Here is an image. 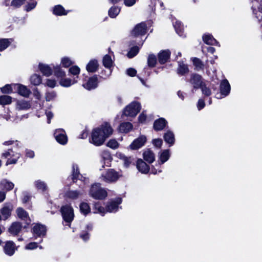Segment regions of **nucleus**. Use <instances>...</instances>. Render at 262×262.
Masks as SVG:
<instances>
[{
  "label": "nucleus",
  "instance_id": "nucleus-20",
  "mask_svg": "<svg viewBox=\"0 0 262 262\" xmlns=\"http://www.w3.org/2000/svg\"><path fill=\"white\" fill-rule=\"evenodd\" d=\"M15 244L11 241L7 242L4 247L5 253L9 256L12 255L15 251Z\"/></svg>",
  "mask_w": 262,
  "mask_h": 262
},
{
  "label": "nucleus",
  "instance_id": "nucleus-11",
  "mask_svg": "<svg viewBox=\"0 0 262 262\" xmlns=\"http://www.w3.org/2000/svg\"><path fill=\"white\" fill-rule=\"evenodd\" d=\"M146 140V137L144 135H141L133 141L129 145V148L132 150L138 149L144 145Z\"/></svg>",
  "mask_w": 262,
  "mask_h": 262
},
{
  "label": "nucleus",
  "instance_id": "nucleus-13",
  "mask_svg": "<svg viewBox=\"0 0 262 262\" xmlns=\"http://www.w3.org/2000/svg\"><path fill=\"white\" fill-rule=\"evenodd\" d=\"M122 202L121 198H117L111 201L106 207V211L109 212H115L118 209V205Z\"/></svg>",
  "mask_w": 262,
  "mask_h": 262
},
{
  "label": "nucleus",
  "instance_id": "nucleus-19",
  "mask_svg": "<svg viewBox=\"0 0 262 262\" xmlns=\"http://www.w3.org/2000/svg\"><path fill=\"white\" fill-rule=\"evenodd\" d=\"M16 213L18 217L26 221L27 224L30 223L31 221L29 219L28 213L22 208H18L16 209Z\"/></svg>",
  "mask_w": 262,
  "mask_h": 262
},
{
  "label": "nucleus",
  "instance_id": "nucleus-24",
  "mask_svg": "<svg viewBox=\"0 0 262 262\" xmlns=\"http://www.w3.org/2000/svg\"><path fill=\"white\" fill-rule=\"evenodd\" d=\"M203 40L204 42L210 45H217L219 42L213 38V37L209 34H205L203 36Z\"/></svg>",
  "mask_w": 262,
  "mask_h": 262
},
{
  "label": "nucleus",
  "instance_id": "nucleus-28",
  "mask_svg": "<svg viewBox=\"0 0 262 262\" xmlns=\"http://www.w3.org/2000/svg\"><path fill=\"white\" fill-rule=\"evenodd\" d=\"M166 121L164 118H160L154 122V127L156 130H162L166 125Z\"/></svg>",
  "mask_w": 262,
  "mask_h": 262
},
{
  "label": "nucleus",
  "instance_id": "nucleus-58",
  "mask_svg": "<svg viewBox=\"0 0 262 262\" xmlns=\"http://www.w3.org/2000/svg\"><path fill=\"white\" fill-rule=\"evenodd\" d=\"M25 0H12V5L16 7H18L23 5Z\"/></svg>",
  "mask_w": 262,
  "mask_h": 262
},
{
  "label": "nucleus",
  "instance_id": "nucleus-53",
  "mask_svg": "<svg viewBox=\"0 0 262 262\" xmlns=\"http://www.w3.org/2000/svg\"><path fill=\"white\" fill-rule=\"evenodd\" d=\"M200 88L201 89L202 94L205 96H209L211 94L210 89L206 86L205 83H204Z\"/></svg>",
  "mask_w": 262,
  "mask_h": 262
},
{
  "label": "nucleus",
  "instance_id": "nucleus-12",
  "mask_svg": "<svg viewBox=\"0 0 262 262\" xmlns=\"http://www.w3.org/2000/svg\"><path fill=\"white\" fill-rule=\"evenodd\" d=\"M32 231L34 235L37 237H43L46 234V227L40 224H35L32 229Z\"/></svg>",
  "mask_w": 262,
  "mask_h": 262
},
{
  "label": "nucleus",
  "instance_id": "nucleus-62",
  "mask_svg": "<svg viewBox=\"0 0 262 262\" xmlns=\"http://www.w3.org/2000/svg\"><path fill=\"white\" fill-rule=\"evenodd\" d=\"M137 71L133 68H129L126 70V73L130 76H134L136 74Z\"/></svg>",
  "mask_w": 262,
  "mask_h": 262
},
{
  "label": "nucleus",
  "instance_id": "nucleus-37",
  "mask_svg": "<svg viewBox=\"0 0 262 262\" xmlns=\"http://www.w3.org/2000/svg\"><path fill=\"white\" fill-rule=\"evenodd\" d=\"M1 186L2 188L6 189L7 190H10L14 188V184L11 182H9L7 180H3L1 182Z\"/></svg>",
  "mask_w": 262,
  "mask_h": 262
},
{
  "label": "nucleus",
  "instance_id": "nucleus-16",
  "mask_svg": "<svg viewBox=\"0 0 262 262\" xmlns=\"http://www.w3.org/2000/svg\"><path fill=\"white\" fill-rule=\"evenodd\" d=\"M82 85L88 90L95 89L98 85L97 77L95 76L90 78L88 82L85 84H83Z\"/></svg>",
  "mask_w": 262,
  "mask_h": 262
},
{
  "label": "nucleus",
  "instance_id": "nucleus-5",
  "mask_svg": "<svg viewBox=\"0 0 262 262\" xmlns=\"http://www.w3.org/2000/svg\"><path fill=\"white\" fill-rule=\"evenodd\" d=\"M19 157L20 154L14 152L12 149H9L2 154V158L8 159L6 163V165L16 163Z\"/></svg>",
  "mask_w": 262,
  "mask_h": 262
},
{
  "label": "nucleus",
  "instance_id": "nucleus-7",
  "mask_svg": "<svg viewBox=\"0 0 262 262\" xmlns=\"http://www.w3.org/2000/svg\"><path fill=\"white\" fill-rule=\"evenodd\" d=\"M189 82L193 86L192 93H194L195 90L199 89L204 83L201 76L198 74H191Z\"/></svg>",
  "mask_w": 262,
  "mask_h": 262
},
{
  "label": "nucleus",
  "instance_id": "nucleus-34",
  "mask_svg": "<svg viewBox=\"0 0 262 262\" xmlns=\"http://www.w3.org/2000/svg\"><path fill=\"white\" fill-rule=\"evenodd\" d=\"M72 169V179L74 182L77 179H79V177H82L79 173L77 165L75 164H73Z\"/></svg>",
  "mask_w": 262,
  "mask_h": 262
},
{
  "label": "nucleus",
  "instance_id": "nucleus-31",
  "mask_svg": "<svg viewBox=\"0 0 262 262\" xmlns=\"http://www.w3.org/2000/svg\"><path fill=\"white\" fill-rule=\"evenodd\" d=\"M178 64L179 67L177 71L179 74L183 75L189 72V69L187 65L185 64L183 62L181 61H179Z\"/></svg>",
  "mask_w": 262,
  "mask_h": 262
},
{
  "label": "nucleus",
  "instance_id": "nucleus-56",
  "mask_svg": "<svg viewBox=\"0 0 262 262\" xmlns=\"http://www.w3.org/2000/svg\"><path fill=\"white\" fill-rule=\"evenodd\" d=\"M56 96L54 92H48L46 95V100L47 101L53 100Z\"/></svg>",
  "mask_w": 262,
  "mask_h": 262
},
{
  "label": "nucleus",
  "instance_id": "nucleus-57",
  "mask_svg": "<svg viewBox=\"0 0 262 262\" xmlns=\"http://www.w3.org/2000/svg\"><path fill=\"white\" fill-rule=\"evenodd\" d=\"M38 247L37 243L31 242L25 246V249L27 250H33L36 249Z\"/></svg>",
  "mask_w": 262,
  "mask_h": 262
},
{
  "label": "nucleus",
  "instance_id": "nucleus-3",
  "mask_svg": "<svg viewBox=\"0 0 262 262\" xmlns=\"http://www.w3.org/2000/svg\"><path fill=\"white\" fill-rule=\"evenodd\" d=\"M60 212L64 221L67 223V225L70 226L74 217L73 208L70 205H66L61 208Z\"/></svg>",
  "mask_w": 262,
  "mask_h": 262
},
{
  "label": "nucleus",
  "instance_id": "nucleus-22",
  "mask_svg": "<svg viewBox=\"0 0 262 262\" xmlns=\"http://www.w3.org/2000/svg\"><path fill=\"white\" fill-rule=\"evenodd\" d=\"M22 228L21 224L19 222L13 223L9 229L10 233L13 235H17L21 231Z\"/></svg>",
  "mask_w": 262,
  "mask_h": 262
},
{
  "label": "nucleus",
  "instance_id": "nucleus-52",
  "mask_svg": "<svg viewBox=\"0 0 262 262\" xmlns=\"http://www.w3.org/2000/svg\"><path fill=\"white\" fill-rule=\"evenodd\" d=\"M94 213H99L103 215L105 213V209L100 206L99 203H96L94 204Z\"/></svg>",
  "mask_w": 262,
  "mask_h": 262
},
{
  "label": "nucleus",
  "instance_id": "nucleus-44",
  "mask_svg": "<svg viewBox=\"0 0 262 262\" xmlns=\"http://www.w3.org/2000/svg\"><path fill=\"white\" fill-rule=\"evenodd\" d=\"M80 210L81 213L86 215L90 212V207L88 203L83 202L80 205Z\"/></svg>",
  "mask_w": 262,
  "mask_h": 262
},
{
  "label": "nucleus",
  "instance_id": "nucleus-43",
  "mask_svg": "<svg viewBox=\"0 0 262 262\" xmlns=\"http://www.w3.org/2000/svg\"><path fill=\"white\" fill-rule=\"evenodd\" d=\"M11 39H0V51L6 49L10 44Z\"/></svg>",
  "mask_w": 262,
  "mask_h": 262
},
{
  "label": "nucleus",
  "instance_id": "nucleus-48",
  "mask_svg": "<svg viewBox=\"0 0 262 262\" xmlns=\"http://www.w3.org/2000/svg\"><path fill=\"white\" fill-rule=\"evenodd\" d=\"M61 63L64 68H68L74 63V62L69 57H64L61 59Z\"/></svg>",
  "mask_w": 262,
  "mask_h": 262
},
{
  "label": "nucleus",
  "instance_id": "nucleus-60",
  "mask_svg": "<svg viewBox=\"0 0 262 262\" xmlns=\"http://www.w3.org/2000/svg\"><path fill=\"white\" fill-rule=\"evenodd\" d=\"M162 140L160 139H156L152 141L153 144L157 147H160L162 144Z\"/></svg>",
  "mask_w": 262,
  "mask_h": 262
},
{
  "label": "nucleus",
  "instance_id": "nucleus-4",
  "mask_svg": "<svg viewBox=\"0 0 262 262\" xmlns=\"http://www.w3.org/2000/svg\"><path fill=\"white\" fill-rule=\"evenodd\" d=\"M141 109L139 102H133L126 106L123 111V114L126 116L135 117Z\"/></svg>",
  "mask_w": 262,
  "mask_h": 262
},
{
  "label": "nucleus",
  "instance_id": "nucleus-30",
  "mask_svg": "<svg viewBox=\"0 0 262 262\" xmlns=\"http://www.w3.org/2000/svg\"><path fill=\"white\" fill-rule=\"evenodd\" d=\"M39 68L41 72L45 76H49L52 73V68L48 65L39 64Z\"/></svg>",
  "mask_w": 262,
  "mask_h": 262
},
{
  "label": "nucleus",
  "instance_id": "nucleus-54",
  "mask_svg": "<svg viewBox=\"0 0 262 262\" xmlns=\"http://www.w3.org/2000/svg\"><path fill=\"white\" fill-rule=\"evenodd\" d=\"M107 146L112 149H116L119 146V143L116 140L111 139L107 142Z\"/></svg>",
  "mask_w": 262,
  "mask_h": 262
},
{
  "label": "nucleus",
  "instance_id": "nucleus-6",
  "mask_svg": "<svg viewBox=\"0 0 262 262\" xmlns=\"http://www.w3.org/2000/svg\"><path fill=\"white\" fill-rule=\"evenodd\" d=\"M119 177L117 172L113 169H109L101 175V179L105 182L112 183L116 181Z\"/></svg>",
  "mask_w": 262,
  "mask_h": 262
},
{
  "label": "nucleus",
  "instance_id": "nucleus-41",
  "mask_svg": "<svg viewBox=\"0 0 262 262\" xmlns=\"http://www.w3.org/2000/svg\"><path fill=\"white\" fill-rule=\"evenodd\" d=\"M120 9L118 7H112L108 10V15L111 18H115L119 13Z\"/></svg>",
  "mask_w": 262,
  "mask_h": 262
},
{
  "label": "nucleus",
  "instance_id": "nucleus-61",
  "mask_svg": "<svg viewBox=\"0 0 262 262\" xmlns=\"http://www.w3.org/2000/svg\"><path fill=\"white\" fill-rule=\"evenodd\" d=\"M258 9V11H256L255 14L258 20L261 21L262 20V8H259Z\"/></svg>",
  "mask_w": 262,
  "mask_h": 262
},
{
  "label": "nucleus",
  "instance_id": "nucleus-50",
  "mask_svg": "<svg viewBox=\"0 0 262 262\" xmlns=\"http://www.w3.org/2000/svg\"><path fill=\"white\" fill-rule=\"evenodd\" d=\"M148 65L150 67H154L157 63V58L154 54H150L147 59Z\"/></svg>",
  "mask_w": 262,
  "mask_h": 262
},
{
  "label": "nucleus",
  "instance_id": "nucleus-47",
  "mask_svg": "<svg viewBox=\"0 0 262 262\" xmlns=\"http://www.w3.org/2000/svg\"><path fill=\"white\" fill-rule=\"evenodd\" d=\"M103 64L106 68H110L112 64L113 61L111 56L108 55H105L103 59Z\"/></svg>",
  "mask_w": 262,
  "mask_h": 262
},
{
  "label": "nucleus",
  "instance_id": "nucleus-51",
  "mask_svg": "<svg viewBox=\"0 0 262 262\" xmlns=\"http://www.w3.org/2000/svg\"><path fill=\"white\" fill-rule=\"evenodd\" d=\"M11 97L7 96L4 95L0 96V104L2 105H7L11 103Z\"/></svg>",
  "mask_w": 262,
  "mask_h": 262
},
{
  "label": "nucleus",
  "instance_id": "nucleus-29",
  "mask_svg": "<svg viewBox=\"0 0 262 262\" xmlns=\"http://www.w3.org/2000/svg\"><path fill=\"white\" fill-rule=\"evenodd\" d=\"M133 128V125L130 123L124 122L121 123L119 127V131L122 133H127L129 132Z\"/></svg>",
  "mask_w": 262,
  "mask_h": 262
},
{
  "label": "nucleus",
  "instance_id": "nucleus-39",
  "mask_svg": "<svg viewBox=\"0 0 262 262\" xmlns=\"http://www.w3.org/2000/svg\"><path fill=\"white\" fill-rule=\"evenodd\" d=\"M30 107V104L28 101L20 100L17 102V108L18 110H27Z\"/></svg>",
  "mask_w": 262,
  "mask_h": 262
},
{
  "label": "nucleus",
  "instance_id": "nucleus-27",
  "mask_svg": "<svg viewBox=\"0 0 262 262\" xmlns=\"http://www.w3.org/2000/svg\"><path fill=\"white\" fill-rule=\"evenodd\" d=\"M144 159L149 163H152L155 159V155L149 149L145 150L143 153Z\"/></svg>",
  "mask_w": 262,
  "mask_h": 262
},
{
  "label": "nucleus",
  "instance_id": "nucleus-1",
  "mask_svg": "<svg viewBox=\"0 0 262 262\" xmlns=\"http://www.w3.org/2000/svg\"><path fill=\"white\" fill-rule=\"evenodd\" d=\"M113 132V129L108 122H104L99 127L94 128L91 134L90 141L96 146H100Z\"/></svg>",
  "mask_w": 262,
  "mask_h": 262
},
{
  "label": "nucleus",
  "instance_id": "nucleus-38",
  "mask_svg": "<svg viewBox=\"0 0 262 262\" xmlns=\"http://www.w3.org/2000/svg\"><path fill=\"white\" fill-rule=\"evenodd\" d=\"M81 194H82V192L77 190H69L66 192V196L70 199H76Z\"/></svg>",
  "mask_w": 262,
  "mask_h": 262
},
{
  "label": "nucleus",
  "instance_id": "nucleus-64",
  "mask_svg": "<svg viewBox=\"0 0 262 262\" xmlns=\"http://www.w3.org/2000/svg\"><path fill=\"white\" fill-rule=\"evenodd\" d=\"M205 106V102H204V101L202 99H200L198 102V104H197V107H198V108L199 110H200L201 109H202L203 108H204Z\"/></svg>",
  "mask_w": 262,
  "mask_h": 262
},
{
  "label": "nucleus",
  "instance_id": "nucleus-17",
  "mask_svg": "<svg viewBox=\"0 0 262 262\" xmlns=\"http://www.w3.org/2000/svg\"><path fill=\"white\" fill-rule=\"evenodd\" d=\"M170 52L168 50H163L161 51L158 54V61L160 64L166 63L169 59Z\"/></svg>",
  "mask_w": 262,
  "mask_h": 262
},
{
  "label": "nucleus",
  "instance_id": "nucleus-46",
  "mask_svg": "<svg viewBox=\"0 0 262 262\" xmlns=\"http://www.w3.org/2000/svg\"><path fill=\"white\" fill-rule=\"evenodd\" d=\"M30 81L32 84L38 85L41 83V78L39 75L34 74L31 77Z\"/></svg>",
  "mask_w": 262,
  "mask_h": 262
},
{
  "label": "nucleus",
  "instance_id": "nucleus-9",
  "mask_svg": "<svg viewBox=\"0 0 262 262\" xmlns=\"http://www.w3.org/2000/svg\"><path fill=\"white\" fill-rule=\"evenodd\" d=\"M220 95H222V97H218L217 96L216 97L218 99H221L222 98L228 96L230 92V85L227 79H224L222 80L220 84Z\"/></svg>",
  "mask_w": 262,
  "mask_h": 262
},
{
  "label": "nucleus",
  "instance_id": "nucleus-49",
  "mask_svg": "<svg viewBox=\"0 0 262 262\" xmlns=\"http://www.w3.org/2000/svg\"><path fill=\"white\" fill-rule=\"evenodd\" d=\"M139 48L137 46L132 47L128 52L127 56L128 58H131L135 57L139 52Z\"/></svg>",
  "mask_w": 262,
  "mask_h": 262
},
{
  "label": "nucleus",
  "instance_id": "nucleus-18",
  "mask_svg": "<svg viewBox=\"0 0 262 262\" xmlns=\"http://www.w3.org/2000/svg\"><path fill=\"white\" fill-rule=\"evenodd\" d=\"M137 167L139 171L145 174L147 173L149 170V166L142 159L137 160Z\"/></svg>",
  "mask_w": 262,
  "mask_h": 262
},
{
  "label": "nucleus",
  "instance_id": "nucleus-35",
  "mask_svg": "<svg viewBox=\"0 0 262 262\" xmlns=\"http://www.w3.org/2000/svg\"><path fill=\"white\" fill-rule=\"evenodd\" d=\"M173 26L175 28L177 33L180 36L183 35V31L184 30L183 25L181 24V23L179 21L176 20V22H173Z\"/></svg>",
  "mask_w": 262,
  "mask_h": 262
},
{
  "label": "nucleus",
  "instance_id": "nucleus-23",
  "mask_svg": "<svg viewBox=\"0 0 262 262\" xmlns=\"http://www.w3.org/2000/svg\"><path fill=\"white\" fill-rule=\"evenodd\" d=\"M78 81L76 78L70 79L69 78H61L59 81L60 84L63 87H69L71 85L77 83Z\"/></svg>",
  "mask_w": 262,
  "mask_h": 262
},
{
  "label": "nucleus",
  "instance_id": "nucleus-36",
  "mask_svg": "<svg viewBox=\"0 0 262 262\" xmlns=\"http://www.w3.org/2000/svg\"><path fill=\"white\" fill-rule=\"evenodd\" d=\"M192 62L196 70L200 71L204 69V64L200 59L194 57L192 59Z\"/></svg>",
  "mask_w": 262,
  "mask_h": 262
},
{
  "label": "nucleus",
  "instance_id": "nucleus-2",
  "mask_svg": "<svg viewBox=\"0 0 262 262\" xmlns=\"http://www.w3.org/2000/svg\"><path fill=\"white\" fill-rule=\"evenodd\" d=\"M90 195L96 200H102L107 196L106 190L101 187L100 184L95 183L92 185L90 191Z\"/></svg>",
  "mask_w": 262,
  "mask_h": 262
},
{
  "label": "nucleus",
  "instance_id": "nucleus-59",
  "mask_svg": "<svg viewBox=\"0 0 262 262\" xmlns=\"http://www.w3.org/2000/svg\"><path fill=\"white\" fill-rule=\"evenodd\" d=\"M36 5V2H33L31 3H29L26 6V10L27 11H30L33 9H34Z\"/></svg>",
  "mask_w": 262,
  "mask_h": 262
},
{
  "label": "nucleus",
  "instance_id": "nucleus-42",
  "mask_svg": "<svg viewBox=\"0 0 262 262\" xmlns=\"http://www.w3.org/2000/svg\"><path fill=\"white\" fill-rule=\"evenodd\" d=\"M169 157L170 154L169 150L166 149L163 151L160 156V160L161 164L167 161L169 159Z\"/></svg>",
  "mask_w": 262,
  "mask_h": 262
},
{
  "label": "nucleus",
  "instance_id": "nucleus-45",
  "mask_svg": "<svg viewBox=\"0 0 262 262\" xmlns=\"http://www.w3.org/2000/svg\"><path fill=\"white\" fill-rule=\"evenodd\" d=\"M54 74L58 77H63L66 76L65 72L62 70L59 66L54 68Z\"/></svg>",
  "mask_w": 262,
  "mask_h": 262
},
{
  "label": "nucleus",
  "instance_id": "nucleus-21",
  "mask_svg": "<svg viewBox=\"0 0 262 262\" xmlns=\"http://www.w3.org/2000/svg\"><path fill=\"white\" fill-rule=\"evenodd\" d=\"M34 185L38 191L42 192H45L48 189L47 184L40 180H37L34 181Z\"/></svg>",
  "mask_w": 262,
  "mask_h": 262
},
{
  "label": "nucleus",
  "instance_id": "nucleus-10",
  "mask_svg": "<svg viewBox=\"0 0 262 262\" xmlns=\"http://www.w3.org/2000/svg\"><path fill=\"white\" fill-rule=\"evenodd\" d=\"M147 31V27L145 23H141L137 25L131 32L133 36H142L145 34Z\"/></svg>",
  "mask_w": 262,
  "mask_h": 262
},
{
  "label": "nucleus",
  "instance_id": "nucleus-8",
  "mask_svg": "<svg viewBox=\"0 0 262 262\" xmlns=\"http://www.w3.org/2000/svg\"><path fill=\"white\" fill-rule=\"evenodd\" d=\"M54 137L56 140L60 144L65 145L68 141V137L65 131L62 129H56L54 134Z\"/></svg>",
  "mask_w": 262,
  "mask_h": 262
},
{
  "label": "nucleus",
  "instance_id": "nucleus-25",
  "mask_svg": "<svg viewBox=\"0 0 262 262\" xmlns=\"http://www.w3.org/2000/svg\"><path fill=\"white\" fill-rule=\"evenodd\" d=\"M164 139L165 141L169 144V146L172 145L174 143V136L173 133L168 130L164 135Z\"/></svg>",
  "mask_w": 262,
  "mask_h": 262
},
{
  "label": "nucleus",
  "instance_id": "nucleus-14",
  "mask_svg": "<svg viewBox=\"0 0 262 262\" xmlns=\"http://www.w3.org/2000/svg\"><path fill=\"white\" fill-rule=\"evenodd\" d=\"M13 89L17 90L18 93L24 97H28L30 94V91L27 88L20 84H13Z\"/></svg>",
  "mask_w": 262,
  "mask_h": 262
},
{
  "label": "nucleus",
  "instance_id": "nucleus-26",
  "mask_svg": "<svg viewBox=\"0 0 262 262\" xmlns=\"http://www.w3.org/2000/svg\"><path fill=\"white\" fill-rule=\"evenodd\" d=\"M117 157L121 160L123 163L124 166L127 167L132 162L133 159L131 157H126L122 153H118Z\"/></svg>",
  "mask_w": 262,
  "mask_h": 262
},
{
  "label": "nucleus",
  "instance_id": "nucleus-33",
  "mask_svg": "<svg viewBox=\"0 0 262 262\" xmlns=\"http://www.w3.org/2000/svg\"><path fill=\"white\" fill-rule=\"evenodd\" d=\"M53 13L55 15L60 16L66 15L67 14V12L61 5H57L55 6L53 9Z\"/></svg>",
  "mask_w": 262,
  "mask_h": 262
},
{
  "label": "nucleus",
  "instance_id": "nucleus-15",
  "mask_svg": "<svg viewBox=\"0 0 262 262\" xmlns=\"http://www.w3.org/2000/svg\"><path fill=\"white\" fill-rule=\"evenodd\" d=\"M13 209L12 205L11 204H6L1 209L2 217L3 220H7L11 214Z\"/></svg>",
  "mask_w": 262,
  "mask_h": 262
},
{
  "label": "nucleus",
  "instance_id": "nucleus-63",
  "mask_svg": "<svg viewBox=\"0 0 262 262\" xmlns=\"http://www.w3.org/2000/svg\"><path fill=\"white\" fill-rule=\"evenodd\" d=\"M47 85L50 88H54L56 85V81L53 79H48L47 81Z\"/></svg>",
  "mask_w": 262,
  "mask_h": 262
},
{
  "label": "nucleus",
  "instance_id": "nucleus-55",
  "mask_svg": "<svg viewBox=\"0 0 262 262\" xmlns=\"http://www.w3.org/2000/svg\"><path fill=\"white\" fill-rule=\"evenodd\" d=\"M13 89V85L6 84L5 86L1 88V91L3 93H11L12 92Z\"/></svg>",
  "mask_w": 262,
  "mask_h": 262
},
{
  "label": "nucleus",
  "instance_id": "nucleus-40",
  "mask_svg": "<svg viewBox=\"0 0 262 262\" xmlns=\"http://www.w3.org/2000/svg\"><path fill=\"white\" fill-rule=\"evenodd\" d=\"M80 72V69L77 66H73L69 69V73L75 76L74 78H76V79H78Z\"/></svg>",
  "mask_w": 262,
  "mask_h": 262
},
{
  "label": "nucleus",
  "instance_id": "nucleus-32",
  "mask_svg": "<svg viewBox=\"0 0 262 262\" xmlns=\"http://www.w3.org/2000/svg\"><path fill=\"white\" fill-rule=\"evenodd\" d=\"M98 64L97 61L96 60H92L90 61L86 66V70L88 72H94L97 69Z\"/></svg>",
  "mask_w": 262,
  "mask_h": 262
}]
</instances>
